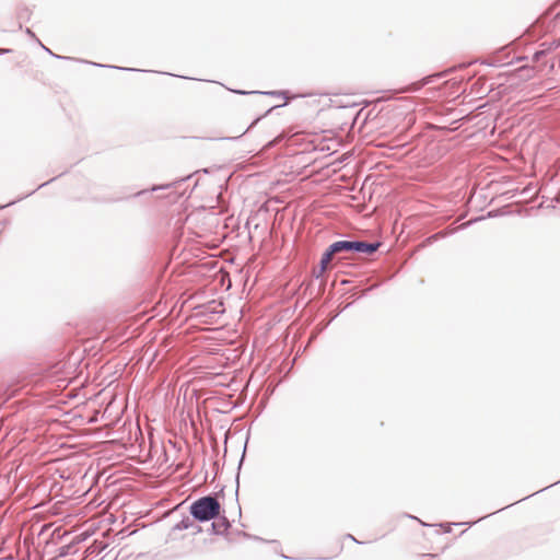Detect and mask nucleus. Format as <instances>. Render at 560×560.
I'll list each match as a JSON object with an SVG mask.
<instances>
[{"label": "nucleus", "instance_id": "nucleus-3", "mask_svg": "<svg viewBox=\"0 0 560 560\" xmlns=\"http://www.w3.org/2000/svg\"><path fill=\"white\" fill-rule=\"evenodd\" d=\"M231 527V523L226 516L220 515L214 518L211 524V533L214 535H224Z\"/></svg>", "mask_w": 560, "mask_h": 560}, {"label": "nucleus", "instance_id": "nucleus-7", "mask_svg": "<svg viewBox=\"0 0 560 560\" xmlns=\"http://www.w3.org/2000/svg\"><path fill=\"white\" fill-rule=\"evenodd\" d=\"M189 177H190V175L182 177V178H179L177 180H174L172 183H167V184H163V185H154V186H152V188L150 190L151 191H158V190H164V189H168V188H172V187H176L178 183H182V182L188 179Z\"/></svg>", "mask_w": 560, "mask_h": 560}, {"label": "nucleus", "instance_id": "nucleus-8", "mask_svg": "<svg viewBox=\"0 0 560 560\" xmlns=\"http://www.w3.org/2000/svg\"><path fill=\"white\" fill-rule=\"evenodd\" d=\"M433 82V77H427L424 78L422 81L420 82H417V83H412L410 86H408L406 89V91L408 92H417L419 91L422 86H424L425 84H429Z\"/></svg>", "mask_w": 560, "mask_h": 560}, {"label": "nucleus", "instance_id": "nucleus-22", "mask_svg": "<svg viewBox=\"0 0 560 560\" xmlns=\"http://www.w3.org/2000/svg\"><path fill=\"white\" fill-rule=\"evenodd\" d=\"M45 185H47V183L40 184L38 188L44 187Z\"/></svg>", "mask_w": 560, "mask_h": 560}, {"label": "nucleus", "instance_id": "nucleus-13", "mask_svg": "<svg viewBox=\"0 0 560 560\" xmlns=\"http://www.w3.org/2000/svg\"><path fill=\"white\" fill-rule=\"evenodd\" d=\"M325 271H320V266L317 269L313 270V276L318 279L324 275Z\"/></svg>", "mask_w": 560, "mask_h": 560}, {"label": "nucleus", "instance_id": "nucleus-1", "mask_svg": "<svg viewBox=\"0 0 560 560\" xmlns=\"http://www.w3.org/2000/svg\"><path fill=\"white\" fill-rule=\"evenodd\" d=\"M221 504L213 495H205L194 501L189 506V513L195 521L208 522L219 516Z\"/></svg>", "mask_w": 560, "mask_h": 560}, {"label": "nucleus", "instance_id": "nucleus-2", "mask_svg": "<svg viewBox=\"0 0 560 560\" xmlns=\"http://www.w3.org/2000/svg\"><path fill=\"white\" fill-rule=\"evenodd\" d=\"M381 246L380 242H365V241H337L335 247L339 253H360L365 255L374 254Z\"/></svg>", "mask_w": 560, "mask_h": 560}, {"label": "nucleus", "instance_id": "nucleus-14", "mask_svg": "<svg viewBox=\"0 0 560 560\" xmlns=\"http://www.w3.org/2000/svg\"><path fill=\"white\" fill-rule=\"evenodd\" d=\"M478 220H481V218H476V219L470 220V221H468L466 223H463L458 229H465V228L469 226L471 223H474V222H476Z\"/></svg>", "mask_w": 560, "mask_h": 560}, {"label": "nucleus", "instance_id": "nucleus-19", "mask_svg": "<svg viewBox=\"0 0 560 560\" xmlns=\"http://www.w3.org/2000/svg\"><path fill=\"white\" fill-rule=\"evenodd\" d=\"M26 33L32 37H35V34L30 28H26Z\"/></svg>", "mask_w": 560, "mask_h": 560}, {"label": "nucleus", "instance_id": "nucleus-12", "mask_svg": "<svg viewBox=\"0 0 560 560\" xmlns=\"http://www.w3.org/2000/svg\"><path fill=\"white\" fill-rule=\"evenodd\" d=\"M93 66H97V67H105L104 65H100V63H95V62H91ZM108 68H115V69H119V67H115V66H107ZM120 70H127V71H136V69H132V68H120Z\"/></svg>", "mask_w": 560, "mask_h": 560}, {"label": "nucleus", "instance_id": "nucleus-11", "mask_svg": "<svg viewBox=\"0 0 560 560\" xmlns=\"http://www.w3.org/2000/svg\"><path fill=\"white\" fill-rule=\"evenodd\" d=\"M39 44L45 49V51H47L48 54H50L52 57H55L57 59H71L70 57H63V56L56 55L49 48L45 47L42 43H39Z\"/></svg>", "mask_w": 560, "mask_h": 560}, {"label": "nucleus", "instance_id": "nucleus-16", "mask_svg": "<svg viewBox=\"0 0 560 560\" xmlns=\"http://www.w3.org/2000/svg\"><path fill=\"white\" fill-rule=\"evenodd\" d=\"M9 52H11V49H9V48H0V56L4 55V54H9Z\"/></svg>", "mask_w": 560, "mask_h": 560}, {"label": "nucleus", "instance_id": "nucleus-17", "mask_svg": "<svg viewBox=\"0 0 560 560\" xmlns=\"http://www.w3.org/2000/svg\"><path fill=\"white\" fill-rule=\"evenodd\" d=\"M260 118H261V117L256 118V119L250 124V126L247 128V130H249L250 128H253V127L258 122V120H259Z\"/></svg>", "mask_w": 560, "mask_h": 560}, {"label": "nucleus", "instance_id": "nucleus-6", "mask_svg": "<svg viewBox=\"0 0 560 560\" xmlns=\"http://www.w3.org/2000/svg\"><path fill=\"white\" fill-rule=\"evenodd\" d=\"M232 92L241 95H247V94H265V95H272V96H283L285 92L283 91H270V92H259V91H243V90H232Z\"/></svg>", "mask_w": 560, "mask_h": 560}, {"label": "nucleus", "instance_id": "nucleus-21", "mask_svg": "<svg viewBox=\"0 0 560 560\" xmlns=\"http://www.w3.org/2000/svg\"><path fill=\"white\" fill-rule=\"evenodd\" d=\"M347 537L358 542V540L352 535L349 534Z\"/></svg>", "mask_w": 560, "mask_h": 560}, {"label": "nucleus", "instance_id": "nucleus-9", "mask_svg": "<svg viewBox=\"0 0 560 560\" xmlns=\"http://www.w3.org/2000/svg\"><path fill=\"white\" fill-rule=\"evenodd\" d=\"M455 230H448V231H440L431 236H429L427 240H425V244L430 245L432 244L433 242L440 240V238H443L445 237L446 235H450L452 233H454Z\"/></svg>", "mask_w": 560, "mask_h": 560}, {"label": "nucleus", "instance_id": "nucleus-4", "mask_svg": "<svg viewBox=\"0 0 560 560\" xmlns=\"http://www.w3.org/2000/svg\"><path fill=\"white\" fill-rule=\"evenodd\" d=\"M335 247V243L330 244L328 246V248L324 252V254L322 255V258H320V261H319V265H320V271H326L327 268H328V265L329 262L331 261L332 257L336 255V254H339L338 249L337 248H334Z\"/></svg>", "mask_w": 560, "mask_h": 560}, {"label": "nucleus", "instance_id": "nucleus-5", "mask_svg": "<svg viewBox=\"0 0 560 560\" xmlns=\"http://www.w3.org/2000/svg\"><path fill=\"white\" fill-rule=\"evenodd\" d=\"M195 520L194 518H190V517H184L180 522H178L175 526H174V529L175 530H185V529H189L191 527L195 528V534H198L201 532V527L198 526V525H195Z\"/></svg>", "mask_w": 560, "mask_h": 560}, {"label": "nucleus", "instance_id": "nucleus-15", "mask_svg": "<svg viewBox=\"0 0 560 560\" xmlns=\"http://www.w3.org/2000/svg\"><path fill=\"white\" fill-rule=\"evenodd\" d=\"M218 306L220 307V310H218L217 307H214L211 312L214 313V314H221L224 312V308H223V304L222 303H219Z\"/></svg>", "mask_w": 560, "mask_h": 560}, {"label": "nucleus", "instance_id": "nucleus-10", "mask_svg": "<svg viewBox=\"0 0 560 560\" xmlns=\"http://www.w3.org/2000/svg\"><path fill=\"white\" fill-rule=\"evenodd\" d=\"M559 46V43H551L549 45V47L547 49H541V50H538L536 51L534 55H533V61L534 62H538L545 55L548 50H551L553 48H557Z\"/></svg>", "mask_w": 560, "mask_h": 560}, {"label": "nucleus", "instance_id": "nucleus-20", "mask_svg": "<svg viewBox=\"0 0 560 560\" xmlns=\"http://www.w3.org/2000/svg\"><path fill=\"white\" fill-rule=\"evenodd\" d=\"M145 192H147V190H140V191L136 192L135 196H140V195H143Z\"/></svg>", "mask_w": 560, "mask_h": 560}, {"label": "nucleus", "instance_id": "nucleus-18", "mask_svg": "<svg viewBox=\"0 0 560 560\" xmlns=\"http://www.w3.org/2000/svg\"><path fill=\"white\" fill-rule=\"evenodd\" d=\"M555 201L560 203V191L556 195Z\"/></svg>", "mask_w": 560, "mask_h": 560}]
</instances>
